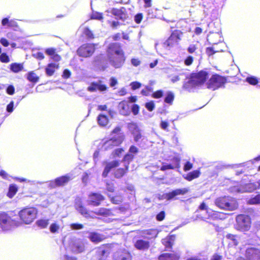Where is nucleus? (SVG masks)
<instances>
[{"instance_id":"obj_1","label":"nucleus","mask_w":260,"mask_h":260,"mask_svg":"<svg viewBox=\"0 0 260 260\" xmlns=\"http://www.w3.org/2000/svg\"><path fill=\"white\" fill-rule=\"evenodd\" d=\"M121 128L116 127L111 133V137L108 140H102L98 146V149L93 153L94 161L98 160L100 152L111 150L114 147L119 146L124 141L125 136L121 132Z\"/></svg>"},{"instance_id":"obj_2","label":"nucleus","mask_w":260,"mask_h":260,"mask_svg":"<svg viewBox=\"0 0 260 260\" xmlns=\"http://www.w3.org/2000/svg\"><path fill=\"white\" fill-rule=\"evenodd\" d=\"M107 55L110 63L116 68L121 67L125 61L123 51L118 43L109 45L107 49Z\"/></svg>"},{"instance_id":"obj_3","label":"nucleus","mask_w":260,"mask_h":260,"mask_svg":"<svg viewBox=\"0 0 260 260\" xmlns=\"http://www.w3.org/2000/svg\"><path fill=\"white\" fill-rule=\"evenodd\" d=\"M214 203L220 209L229 211H234L238 207L236 200L231 197L218 198L215 200Z\"/></svg>"},{"instance_id":"obj_4","label":"nucleus","mask_w":260,"mask_h":260,"mask_svg":"<svg viewBox=\"0 0 260 260\" xmlns=\"http://www.w3.org/2000/svg\"><path fill=\"white\" fill-rule=\"evenodd\" d=\"M208 74L206 71H201L192 75L188 81L183 85V88L189 90L191 88L201 85L208 78Z\"/></svg>"},{"instance_id":"obj_5","label":"nucleus","mask_w":260,"mask_h":260,"mask_svg":"<svg viewBox=\"0 0 260 260\" xmlns=\"http://www.w3.org/2000/svg\"><path fill=\"white\" fill-rule=\"evenodd\" d=\"M38 210L36 208H25L18 212V215L21 220V224H29L37 217Z\"/></svg>"},{"instance_id":"obj_6","label":"nucleus","mask_w":260,"mask_h":260,"mask_svg":"<svg viewBox=\"0 0 260 260\" xmlns=\"http://www.w3.org/2000/svg\"><path fill=\"white\" fill-rule=\"evenodd\" d=\"M225 82L226 80L224 77L218 75H214L207 82V88L214 90L222 87Z\"/></svg>"},{"instance_id":"obj_7","label":"nucleus","mask_w":260,"mask_h":260,"mask_svg":"<svg viewBox=\"0 0 260 260\" xmlns=\"http://www.w3.org/2000/svg\"><path fill=\"white\" fill-rule=\"evenodd\" d=\"M182 33L179 30L174 31L169 38L164 43V47L167 49L172 48L179 44Z\"/></svg>"},{"instance_id":"obj_8","label":"nucleus","mask_w":260,"mask_h":260,"mask_svg":"<svg viewBox=\"0 0 260 260\" xmlns=\"http://www.w3.org/2000/svg\"><path fill=\"white\" fill-rule=\"evenodd\" d=\"M236 221L239 229L243 231H246L249 230L251 221L250 217L245 215L240 214L237 216Z\"/></svg>"},{"instance_id":"obj_9","label":"nucleus","mask_w":260,"mask_h":260,"mask_svg":"<svg viewBox=\"0 0 260 260\" xmlns=\"http://www.w3.org/2000/svg\"><path fill=\"white\" fill-rule=\"evenodd\" d=\"M85 248V242L80 239H73L70 243V249L74 253L83 252Z\"/></svg>"},{"instance_id":"obj_10","label":"nucleus","mask_w":260,"mask_h":260,"mask_svg":"<svg viewBox=\"0 0 260 260\" xmlns=\"http://www.w3.org/2000/svg\"><path fill=\"white\" fill-rule=\"evenodd\" d=\"M186 188H178L168 193H164L161 196V199L167 200H176L177 197L180 195H184L188 192Z\"/></svg>"},{"instance_id":"obj_11","label":"nucleus","mask_w":260,"mask_h":260,"mask_svg":"<svg viewBox=\"0 0 260 260\" xmlns=\"http://www.w3.org/2000/svg\"><path fill=\"white\" fill-rule=\"evenodd\" d=\"M95 50L94 44H87L81 46L77 51L78 54L82 57H89L91 56Z\"/></svg>"},{"instance_id":"obj_12","label":"nucleus","mask_w":260,"mask_h":260,"mask_svg":"<svg viewBox=\"0 0 260 260\" xmlns=\"http://www.w3.org/2000/svg\"><path fill=\"white\" fill-rule=\"evenodd\" d=\"M245 257H240L237 260H260V250L253 247L248 248L246 251Z\"/></svg>"},{"instance_id":"obj_13","label":"nucleus","mask_w":260,"mask_h":260,"mask_svg":"<svg viewBox=\"0 0 260 260\" xmlns=\"http://www.w3.org/2000/svg\"><path fill=\"white\" fill-rule=\"evenodd\" d=\"M199 209L202 210H205L206 211V213L208 215L207 218L208 219H221L223 216V214L222 213L213 211L211 209L208 208L206 204L204 202L200 205Z\"/></svg>"},{"instance_id":"obj_14","label":"nucleus","mask_w":260,"mask_h":260,"mask_svg":"<svg viewBox=\"0 0 260 260\" xmlns=\"http://www.w3.org/2000/svg\"><path fill=\"white\" fill-rule=\"evenodd\" d=\"M107 89V86L104 84L102 80L92 82L87 87V90L90 92H95L97 91L103 92L106 91Z\"/></svg>"},{"instance_id":"obj_15","label":"nucleus","mask_w":260,"mask_h":260,"mask_svg":"<svg viewBox=\"0 0 260 260\" xmlns=\"http://www.w3.org/2000/svg\"><path fill=\"white\" fill-rule=\"evenodd\" d=\"M104 200V197L101 194L92 193L89 195L87 201L88 204L93 206H99L102 201Z\"/></svg>"},{"instance_id":"obj_16","label":"nucleus","mask_w":260,"mask_h":260,"mask_svg":"<svg viewBox=\"0 0 260 260\" xmlns=\"http://www.w3.org/2000/svg\"><path fill=\"white\" fill-rule=\"evenodd\" d=\"M75 206L76 209L83 216L85 217H92L91 212L87 211L86 208L83 206L80 199H76Z\"/></svg>"},{"instance_id":"obj_17","label":"nucleus","mask_w":260,"mask_h":260,"mask_svg":"<svg viewBox=\"0 0 260 260\" xmlns=\"http://www.w3.org/2000/svg\"><path fill=\"white\" fill-rule=\"evenodd\" d=\"M71 179V177L68 175H65L56 178L54 181H51L49 183V185L51 187H55L58 186L63 185Z\"/></svg>"},{"instance_id":"obj_18","label":"nucleus","mask_w":260,"mask_h":260,"mask_svg":"<svg viewBox=\"0 0 260 260\" xmlns=\"http://www.w3.org/2000/svg\"><path fill=\"white\" fill-rule=\"evenodd\" d=\"M260 187V181L257 183H250L245 185L242 188L238 190L239 192H251Z\"/></svg>"},{"instance_id":"obj_19","label":"nucleus","mask_w":260,"mask_h":260,"mask_svg":"<svg viewBox=\"0 0 260 260\" xmlns=\"http://www.w3.org/2000/svg\"><path fill=\"white\" fill-rule=\"evenodd\" d=\"M118 165L119 161L117 160H114L111 162L107 163L105 169L103 172V176L104 177H106L112 169L118 167Z\"/></svg>"},{"instance_id":"obj_20","label":"nucleus","mask_w":260,"mask_h":260,"mask_svg":"<svg viewBox=\"0 0 260 260\" xmlns=\"http://www.w3.org/2000/svg\"><path fill=\"white\" fill-rule=\"evenodd\" d=\"M58 68L59 64L57 63H49L45 68L46 74L48 76H51Z\"/></svg>"},{"instance_id":"obj_21","label":"nucleus","mask_w":260,"mask_h":260,"mask_svg":"<svg viewBox=\"0 0 260 260\" xmlns=\"http://www.w3.org/2000/svg\"><path fill=\"white\" fill-rule=\"evenodd\" d=\"M118 109L119 112L121 114L123 115L128 114L129 113V107L127 102L124 101L119 103L118 105Z\"/></svg>"},{"instance_id":"obj_22","label":"nucleus","mask_w":260,"mask_h":260,"mask_svg":"<svg viewBox=\"0 0 260 260\" xmlns=\"http://www.w3.org/2000/svg\"><path fill=\"white\" fill-rule=\"evenodd\" d=\"M113 260H130V255L126 251H118L114 254Z\"/></svg>"},{"instance_id":"obj_23","label":"nucleus","mask_w":260,"mask_h":260,"mask_svg":"<svg viewBox=\"0 0 260 260\" xmlns=\"http://www.w3.org/2000/svg\"><path fill=\"white\" fill-rule=\"evenodd\" d=\"M158 234V231L155 229L145 230L143 232V237L145 238L151 239L155 238Z\"/></svg>"},{"instance_id":"obj_24","label":"nucleus","mask_w":260,"mask_h":260,"mask_svg":"<svg viewBox=\"0 0 260 260\" xmlns=\"http://www.w3.org/2000/svg\"><path fill=\"white\" fill-rule=\"evenodd\" d=\"M135 246L138 249L144 250L149 248V243L146 241L139 240L136 241Z\"/></svg>"},{"instance_id":"obj_25","label":"nucleus","mask_w":260,"mask_h":260,"mask_svg":"<svg viewBox=\"0 0 260 260\" xmlns=\"http://www.w3.org/2000/svg\"><path fill=\"white\" fill-rule=\"evenodd\" d=\"M179 255L174 253H164L159 256V260H178Z\"/></svg>"},{"instance_id":"obj_26","label":"nucleus","mask_w":260,"mask_h":260,"mask_svg":"<svg viewBox=\"0 0 260 260\" xmlns=\"http://www.w3.org/2000/svg\"><path fill=\"white\" fill-rule=\"evenodd\" d=\"M97 121L98 124L102 127L106 126L109 122V119L106 115L103 114H100L98 118Z\"/></svg>"},{"instance_id":"obj_27","label":"nucleus","mask_w":260,"mask_h":260,"mask_svg":"<svg viewBox=\"0 0 260 260\" xmlns=\"http://www.w3.org/2000/svg\"><path fill=\"white\" fill-rule=\"evenodd\" d=\"M200 171L199 170L193 171L186 175H184L183 177L185 179L190 181L194 179L198 178L200 175Z\"/></svg>"},{"instance_id":"obj_28","label":"nucleus","mask_w":260,"mask_h":260,"mask_svg":"<svg viewBox=\"0 0 260 260\" xmlns=\"http://www.w3.org/2000/svg\"><path fill=\"white\" fill-rule=\"evenodd\" d=\"M175 239V236L171 235L162 240V244L167 248H171L174 241Z\"/></svg>"},{"instance_id":"obj_29","label":"nucleus","mask_w":260,"mask_h":260,"mask_svg":"<svg viewBox=\"0 0 260 260\" xmlns=\"http://www.w3.org/2000/svg\"><path fill=\"white\" fill-rule=\"evenodd\" d=\"M226 238L229 240V244L231 245H237L239 242V238L236 235L227 234Z\"/></svg>"},{"instance_id":"obj_30","label":"nucleus","mask_w":260,"mask_h":260,"mask_svg":"<svg viewBox=\"0 0 260 260\" xmlns=\"http://www.w3.org/2000/svg\"><path fill=\"white\" fill-rule=\"evenodd\" d=\"M89 239L92 242H99L103 240L104 237L103 236L96 233H92L90 234Z\"/></svg>"},{"instance_id":"obj_31","label":"nucleus","mask_w":260,"mask_h":260,"mask_svg":"<svg viewBox=\"0 0 260 260\" xmlns=\"http://www.w3.org/2000/svg\"><path fill=\"white\" fill-rule=\"evenodd\" d=\"M134 157V155L128 152L124 156L122 161L124 162L125 170L128 169L129 163L133 159Z\"/></svg>"},{"instance_id":"obj_32","label":"nucleus","mask_w":260,"mask_h":260,"mask_svg":"<svg viewBox=\"0 0 260 260\" xmlns=\"http://www.w3.org/2000/svg\"><path fill=\"white\" fill-rule=\"evenodd\" d=\"M105 61L103 56L100 55L96 57L95 59V64L97 66H99L100 68L104 70L106 68V66L104 65Z\"/></svg>"},{"instance_id":"obj_33","label":"nucleus","mask_w":260,"mask_h":260,"mask_svg":"<svg viewBox=\"0 0 260 260\" xmlns=\"http://www.w3.org/2000/svg\"><path fill=\"white\" fill-rule=\"evenodd\" d=\"M27 79L31 82L36 83L39 77L34 72H30L27 74Z\"/></svg>"},{"instance_id":"obj_34","label":"nucleus","mask_w":260,"mask_h":260,"mask_svg":"<svg viewBox=\"0 0 260 260\" xmlns=\"http://www.w3.org/2000/svg\"><path fill=\"white\" fill-rule=\"evenodd\" d=\"M37 225L41 229L47 227L49 224V219H41L37 221Z\"/></svg>"},{"instance_id":"obj_35","label":"nucleus","mask_w":260,"mask_h":260,"mask_svg":"<svg viewBox=\"0 0 260 260\" xmlns=\"http://www.w3.org/2000/svg\"><path fill=\"white\" fill-rule=\"evenodd\" d=\"M23 69V66L20 63H13L10 65V69L14 73H18L21 71Z\"/></svg>"},{"instance_id":"obj_36","label":"nucleus","mask_w":260,"mask_h":260,"mask_svg":"<svg viewBox=\"0 0 260 260\" xmlns=\"http://www.w3.org/2000/svg\"><path fill=\"white\" fill-rule=\"evenodd\" d=\"M17 191V187L14 185H11L9 187V192L8 193V196L12 198Z\"/></svg>"},{"instance_id":"obj_37","label":"nucleus","mask_w":260,"mask_h":260,"mask_svg":"<svg viewBox=\"0 0 260 260\" xmlns=\"http://www.w3.org/2000/svg\"><path fill=\"white\" fill-rule=\"evenodd\" d=\"M258 78L254 76H249L246 78V81L252 85H257Z\"/></svg>"},{"instance_id":"obj_38","label":"nucleus","mask_w":260,"mask_h":260,"mask_svg":"<svg viewBox=\"0 0 260 260\" xmlns=\"http://www.w3.org/2000/svg\"><path fill=\"white\" fill-rule=\"evenodd\" d=\"M95 213L97 215L109 216L111 213V211L106 208H101L95 212Z\"/></svg>"},{"instance_id":"obj_39","label":"nucleus","mask_w":260,"mask_h":260,"mask_svg":"<svg viewBox=\"0 0 260 260\" xmlns=\"http://www.w3.org/2000/svg\"><path fill=\"white\" fill-rule=\"evenodd\" d=\"M60 229V225L57 223H53L50 226V231L52 233H58Z\"/></svg>"},{"instance_id":"obj_40","label":"nucleus","mask_w":260,"mask_h":260,"mask_svg":"<svg viewBox=\"0 0 260 260\" xmlns=\"http://www.w3.org/2000/svg\"><path fill=\"white\" fill-rule=\"evenodd\" d=\"M124 150L123 148H117L116 149H115L113 152H112V155L113 156V157H120L122 154H123V153L124 152Z\"/></svg>"},{"instance_id":"obj_41","label":"nucleus","mask_w":260,"mask_h":260,"mask_svg":"<svg viewBox=\"0 0 260 260\" xmlns=\"http://www.w3.org/2000/svg\"><path fill=\"white\" fill-rule=\"evenodd\" d=\"M248 203L251 205L260 204V194H258L249 200Z\"/></svg>"},{"instance_id":"obj_42","label":"nucleus","mask_w":260,"mask_h":260,"mask_svg":"<svg viewBox=\"0 0 260 260\" xmlns=\"http://www.w3.org/2000/svg\"><path fill=\"white\" fill-rule=\"evenodd\" d=\"M153 91V88L151 86H147L145 88L141 90L142 94L148 96Z\"/></svg>"},{"instance_id":"obj_43","label":"nucleus","mask_w":260,"mask_h":260,"mask_svg":"<svg viewBox=\"0 0 260 260\" xmlns=\"http://www.w3.org/2000/svg\"><path fill=\"white\" fill-rule=\"evenodd\" d=\"M128 129L132 134H136V132L139 131L138 126L134 123H131L128 124Z\"/></svg>"},{"instance_id":"obj_44","label":"nucleus","mask_w":260,"mask_h":260,"mask_svg":"<svg viewBox=\"0 0 260 260\" xmlns=\"http://www.w3.org/2000/svg\"><path fill=\"white\" fill-rule=\"evenodd\" d=\"M174 95L172 92H168L165 98V101L166 103L171 104L174 100Z\"/></svg>"},{"instance_id":"obj_45","label":"nucleus","mask_w":260,"mask_h":260,"mask_svg":"<svg viewBox=\"0 0 260 260\" xmlns=\"http://www.w3.org/2000/svg\"><path fill=\"white\" fill-rule=\"evenodd\" d=\"M178 165V162L176 163V164H175V165L174 166H172L170 164H163L162 166L160 168V170L161 171H165L166 170H170V169H175V167L176 166H177Z\"/></svg>"},{"instance_id":"obj_46","label":"nucleus","mask_w":260,"mask_h":260,"mask_svg":"<svg viewBox=\"0 0 260 260\" xmlns=\"http://www.w3.org/2000/svg\"><path fill=\"white\" fill-rule=\"evenodd\" d=\"M127 170H125V169H117L116 172H115V176L116 178H121L123 176V175L126 172V171Z\"/></svg>"},{"instance_id":"obj_47","label":"nucleus","mask_w":260,"mask_h":260,"mask_svg":"<svg viewBox=\"0 0 260 260\" xmlns=\"http://www.w3.org/2000/svg\"><path fill=\"white\" fill-rule=\"evenodd\" d=\"M172 164H171L172 166H174L175 164H176L177 162H178V165L177 166L175 167V169L179 168L180 167V158L179 156L174 157L172 159Z\"/></svg>"},{"instance_id":"obj_48","label":"nucleus","mask_w":260,"mask_h":260,"mask_svg":"<svg viewBox=\"0 0 260 260\" xmlns=\"http://www.w3.org/2000/svg\"><path fill=\"white\" fill-rule=\"evenodd\" d=\"M83 33L88 38H93V36L92 32L87 27L83 28Z\"/></svg>"},{"instance_id":"obj_49","label":"nucleus","mask_w":260,"mask_h":260,"mask_svg":"<svg viewBox=\"0 0 260 260\" xmlns=\"http://www.w3.org/2000/svg\"><path fill=\"white\" fill-rule=\"evenodd\" d=\"M145 107L148 111H152L153 110L155 107L154 103L153 101L146 103L145 104Z\"/></svg>"},{"instance_id":"obj_50","label":"nucleus","mask_w":260,"mask_h":260,"mask_svg":"<svg viewBox=\"0 0 260 260\" xmlns=\"http://www.w3.org/2000/svg\"><path fill=\"white\" fill-rule=\"evenodd\" d=\"M111 200L114 204H118L121 202L122 198L121 196H115L111 197Z\"/></svg>"},{"instance_id":"obj_51","label":"nucleus","mask_w":260,"mask_h":260,"mask_svg":"<svg viewBox=\"0 0 260 260\" xmlns=\"http://www.w3.org/2000/svg\"><path fill=\"white\" fill-rule=\"evenodd\" d=\"M91 18L93 19L101 20L103 18L102 14L96 12H93Z\"/></svg>"},{"instance_id":"obj_52","label":"nucleus","mask_w":260,"mask_h":260,"mask_svg":"<svg viewBox=\"0 0 260 260\" xmlns=\"http://www.w3.org/2000/svg\"><path fill=\"white\" fill-rule=\"evenodd\" d=\"M138 152V148L136 147L135 146H131L128 150V153L130 154H132L134 155V156L135 155L137 154Z\"/></svg>"},{"instance_id":"obj_53","label":"nucleus","mask_w":260,"mask_h":260,"mask_svg":"<svg viewBox=\"0 0 260 260\" xmlns=\"http://www.w3.org/2000/svg\"><path fill=\"white\" fill-rule=\"evenodd\" d=\"M133 90H136L141 86V84L139 82H133L130 84Z\"/></svg>"},{"instance_id":"obj_54","label":"nucleus","mask_w":260,"mask_h":260,"mask_svg":"<svg viewBox=\"0 0 260 260\" xmlns=\"http://www.w3.org/2000/svg\"><path fill=\"white\" fill-rule=\"evenodd\" d=\"M131 63L135 67H138L141 64V60L138 58H134L131 59Z\"/></svg>"},{"instance_id":"obj_55","label":"nucleus","mask_w":260,"mask_h":260,"mask_svg":"<svg viewBox=\"0 0 260 260\" xmlns=\"http://www.w3.org/2000/svg\"><path fill=\"white\" fill-rule=\"evenodd\" d=\"M193 58L191 56H188L184 60V63L186 66H190L192 64Z\"/></svg>"},{"instance_id":"obj_56","label":"nucleus","mask_w":260,"mask_h":260,"mask_svg":"<svg viewBox=\"0 0 260 260\" xmlns=\"http://www.w3.org/2000/svg\"><path fill=\"white\" fill-rule=\"evenodd\" d=\"M0 60L3 62H8L9 61V58L6 54L3 53L0 56Z\"/></svg>"},{"instance_id":"obj_57","label":"nucleus","mask_w":260,"mask_h":260,"mask_svg":"<svg viewBox=\"0 0 260 260\" xmlns=\"http://www.w3.org/2000/svg\"><path fill=\"white\" fill-rule=\"evenodd\" d=\"M70 226L73 230H80L83 228L82 224L79 223H72L71 224Z\"/></svg>"},{"instance_id":"obj_58","label":"nucleus","mask_w":260,"mask_h":260,"mask_svg":"<svg viewBox=\"0 0 260 260\" xmlns=\"http://www.w3.org/2000/svg\"><path fill=\"white\" fill-rule=\"evenodd\" d=\"M197 47L194 44H191L189 46V47L187 48V51L189 53H193L196 52V50H197Z\"/></svg>"},{"instance_id":"obj_59","label":"nucleus","mask_w":260,"mask_h":260,"mask_svg":"<svg viewBox=\"0 0 260 260\" xmlns=\"http://www.w3.org/2000/svg\"><path fill=\"white\" fill-rule=\"evenodd\" d=\"M6 92L8 94L13 95L15 92V88L13 85H9L6 90Z\"/></svg>"},{"instance_id":"obj_60","label":"nucleus","mask_w":260,"mask_h":260,"mask_svg":"<svg viewBox=\"0 0 260 260\" xmlns=\"http://www.w3.org/2000/svg\"><path fill=\"white\" fill-rule=\"evenodd\" d=\"M0 176L2 177L3 179L6 180H9L10 176L8 174V173L4 171L1 170L0 171Z\"/></svg>"},{"instance_id":"obj_61","label":"nucleus","mask_w":260,"mask_h":260,"mask_svg":"<svg viewBox=\"0 0 260 260\" xmlns=\"http://www.w3.org/2000/svg\"><path fill=\"white\" fill-rule=\"evenodd\" d=\"M46 53L52 57L56 52L55 49L52 48H48L45 51Z\"/></svg>"},{"instance_id":"obj_62","label":"nucleus","mask_w":260,"mask_h":260,"mask_svg":"<svg viewBox=\"0 0 260 260\" xmlns=\"http://www.w3.org/2000/svg\"><path fill=\"white\" fill-rule=\"evenodd\" d=\"M143 15L142 13L137 14L135 17V21L137 23H140L142 19Z\"/></svg>"},{"instance_id":"obj_63","label":"nucleus","mask_w":260,"mask_h":260,"mask_svg":"<svg viewBox=\"0 0 260 260\" xmlns=\"http://www.w3.org/2000/svg\"><path fill=\"white\" fill-rule=\"evenodd\" d=\"M14 102H11L7 106V111L9 113H12L13 111Z\"/></svg>"},{"instance_id":"obj_64","label":"nucleus","mask_w":260,"mask_h":260,"mask_svg":"<svg viewBox=\"0 0 260 260\" xmlns=\"http://www.w3.org/2000/svg\"><path fill=\"white\" fill-rule=\"evenodd\" d=\"M192 168V164L189 161H187L185 163L184 166V170L187 171L190 170Z\"/></svg>"}]
</instances>
